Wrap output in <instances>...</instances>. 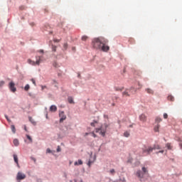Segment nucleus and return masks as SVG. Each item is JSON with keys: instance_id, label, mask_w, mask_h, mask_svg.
Returning a JSON list of instances; mask_svg holds the SVG:
<instances>
[{"instance_id": "obj_9", "label": "nucleus", "mask_w": 182, "mask_h": 182, "mask_svg": "<svg viewBox=\"0 0 182 182\" xmlns=\"http://www.w3.org/2000/svg\"><path fill=\"white\" fill-rule=\"evenodd\" d=\"M60 122L62 123L64 120H66V116L65 115V112L62 111L59 113Z\"/></svg>"}, {"instance_id": "obj_37", "label": "nucleus", "mask_w": 182, "mask_h": 182, "mask_svg": "<svg viewBox=\"0 0 182 182\" xmlns=\"http://www.w3.org/2000/svg\"><path fill=\"white\" fill-rule=\"evenodd\" d=\"M5 117H6V120H7L8 122H11V119H9V118H8V116H7V115H5Z\"/></svg>"}, {"instance_id": "obj_6", "label": "nucleus", "mask_w": 182, "mask_h": 182, "mask_svg": "<svg viewBox=\"0 0 182 182\" xmlns=\"http://www.w3.org/2000/svg\"><path fill=\"white\" fill-rule=\"evenodd\" d=\"M9 89L12 92V93H15V92H16V87H15V82L11 81L9 83Z\"/></svg>"}, {"instance_id": "obj_50", "label": "nucleus", "mask_w": 182, "mask_h": 182, "mask_svg": "<svg viewBox=\"0 0 182 182\" xmlns=\"http://www.w3.org/2000/svg\"><path fill=\"white\" fill-rule=\"evenodd\" d=\"M112 106H114V104H112Z\"/></svg>"}, {"instance_id": "obj_2", "label": "nucleus", "mask_w": 182, "mask_h": 182, "mask_svg": "<svg viewBox=\"0 0 182 182\" xmlns=\"http://www.w3.org/2000/svg\"><path fill=\"white\" fill-rule=\"evenodd\" d=\"M107 127H109V124L105 123L102 125L100 128H97L95 129V133H99L100 132V134H102L103 137H105L106 135V132L107 131Z\"/></svg>"}, {"instance_id": "obj_45", "label": "nucleus", "mask_w": 182, "mask_h": 182, "mask_svg": "<svg viewBox=\"0 0 182 182\" xmlns=\"http://www.w3.org/2000/svg\"><path fill=\"white\" fill-rule=\"evenodd\" d=\"M70 182H77L76 179H74L73 181H70Z\"/></svg>"}, {"instance_id": "obj_3", "label": "nucleus", "mask_w": 182, "mask_h": 182, "mask_svg": "<svg viewBox=\"0 0 182 182\" xmlns=\"http://www.w3.org/2000/svg\"><path fill=\"white\" fill-rule=\"evenodd\" d=\"M36 62L31 60V59H28V63H29V65H32L33 66H35L36 65H41V63L42 62V56H36Z\"/></svg>"}, {"instance_id": "obj_15", "label": "nucleus", "mask_w": 182, "mask_h": 182, "mask_svg": "<svg viewBox=\"0 0 182 182\" xmlns=\"http://www.w3.org/2000/svg\"><path fill=\"white\" fill-rule=\"evenodd\" d=\"M82 164H83V161H82L81 159L78 160V162L77 161H75L74 163V166H81Z\"/></svg>"}, {"instance_id": "obj_42", "label": "nucleus", "mask_w": 182, "mask_h": 182, "mask_svg": "<svg viewBox=\"0 0 182 182\" xmlns=\"http://www.w3.org/2000/svg\"><path fill=\"white\" fill-rule=\"evenodd\" d=\"M38 52H39L40 53H43V50H38Z\"/></svg>"}, {"instance_id": "obj_31", "label": "nucleus", "mask_w": 182, "mask_h": 182, "mask_svg": "<svg viewBox=\"0 0 182 182\" xmlns=\"http://www.w3.org/2000/svg\"><path fill=\"white\" fill-rule=\"evenodd\" d=\"M56 46H52V50L53 52H56Z\"/></svg>"}, {"instance_id": "obj_44", "label": "nucleus", "mask_w": 182, "mask_h": 182, "mask_svg": "<svg viewBox=\"0 0 182 182\" xmlns=\"http://www.w3.org/2000/svg\"><path fill=\"white\" fill-rule=\"evenodd\" d=\"M41 87H42V90H43V89H45V87H46V86H41Z\"/></svg>"}, {"instance_id": "obj_21", "label": "nucleus", "mask_w": 182, "mask_h": 182, "mask_svg": "<svg viewBox=\"0 0 182 182\" xmlns=\"http://www.w3.org/2000/svg\"><path fill=\"white\" fill-rule=\"evenodd\" d=\"M29 89H31V86H29V84H27V85L24 87V90H26V92H28V90H29Z\"/></svg>"}, {"instance_id": "obj_23", "label": "nucleus", "mask_w": 182, "mask_h": 182, "mask_svg": "<svg viewBox=\"0 0 182 182\" xmlns=\"http://www.w3.org/2000/svg\"><path fill=\"white\" fill-rule=\"evenodd\" d=\"M124 137H129V136H130V132L126 131V132L124 133Z\"/></svg>"}, {"instance_id": "obj_22", "label": "nucleus", "mask_w": 182, "mask_h": 182, "mask_svg": "<svg viewBox=\"0 0 182 182\" xmlns=\"http://www.w3.org/2000/svg\"><path fill=\"white\" fill-rule=\"evenodd\" d=\"M68 100V102L70 103V104L75 103L73 102V98L72 97H69Z\"/></svg>"}, {"instance_id": "obj_17", "label": "nucleus", "mask_w": 182, "mask_h": 182, "mask_svg": "<svg viewBox=\"0 0 182 182\" xmlns=\"http://www.w3.org/2000/svg\"><path fill=\"white\" fill-rule=\"evenodd\" d=\"M114 89H115L116 92H122V90H123V89H124V87H115Z\"/></svg>"}, {"instance_id": "obj_40", "label": "nucleus", "mask_w": 182, "mask_h": 182, "mask_svg": "<svg viewBox=\"0 0 182 182\" xmlns=\"http://www.w3.org/2000/svg\"><path fill=\"white\" fill-rule=\"evenodd\" d=\"M159 153H164V150L159 151L157 152L156 154H159Z\"/></svg>"}, {"instance_id": "obj_41", "label": "nucleus", "mask_w": 182, "mask_h": 182, "mask_svg": "<svg viewBox=\"0 0 182 182\" xmlns=\"http://www.w3.org/2000/svg\"><path fill=\"white\" fill-rule=\"evenodd\" d=\"M24 130H25L26 132H28V129H26V125H24Z\"/></svg>"}, {"instance_id": "obj_30", "label": "nucleus", "mask_w": 182, "mask_h": 182, "mask_svg": "<svg viewBox=\"0 0 182 182\" xmlns=\"http://www.w3.org/2000/svg\"><path fill=\"white\" fill-rule=\"evenodd\" d=\"M161 121H162L161 118H160V117L156 118V122H157V123H160V122H161Z\"/></svg>"}, {"instance_id": "obj_1", "label": "nucleus", "mask_w": 182, "mask_h": 182, "mask_svg": "<svg viewBox=\"0 0 182 182\" xmlns=\"http://www.w3.org/2000/svg\"><path fill=\"white\" fill-rule=\"evenodd\" d=\"M107 43H109V40L104 37L95 38L92 40L93 48L102 52H109L110 47L107 46Z\"/></svg>"}, {"instance_id": "obj_43", "label": "nucleus", "mask_w": 182, "mask_h": 182, "mask_svg": "<svg viewBox=\"0 0 182 182\" xmlns=\"http://www.w3.org/2000/svg\"><path fill=\"white\" fill-rule=\"evenodd\" d=\"M92 134L93 137H96L95 132H92Z\"/></svg>"}, {"instance_id": "obj_13", "label": "nucleus", "mask_w": 182, "mask_h": 182, "mask_svg": "<svg viewBox=\"0 0 182 182\" xmlns=\"http://www.w3.org/2000/svg\"><path fill=\"white\" fill-rule=\"evenodd\" d=\"M58 110V107L55 105H51L50 107V112H56Z\"/></svg>"}, {"instance_id": "obj_5", "label": "nucleus", "mask_w": 182, "mask_h": 182, "mask_svg": "<svg viewBox=\"0 0 182 182\" xmlns=\"http://www.w3.org/2000/svg\"><path fill=\"white\" fill-rule=\"evenodd\" d=\"M142 171H138L136 172V176L137 177H139V178H143V177H144V174H146L147 173V168L146 167H142Z\"/></svg>"}, {"instance_id": "obj_27", "label": "nucleus", "mask_w": 182, "mask_h": 182, "mask_svg": "<svg viewBox=\"0 0 182 182\" xmlns=\"http://www.w3.org/2000/svg\"><path fill=\"white\" fill-rule=\"evenodd\" d=\"M153 148H154V150H159L160 149V145H154Z\"/></svg>"}, {"instance_id": "obj_7", "label": "nucleus", "mask_w": 182, "mask_h": 182, "mask_svg": "<svg viewBox=\"0 0 182 182\" xmlns=\"http://www.w3.org/2000/svg\"><path fill=\"white\" fill-rule=\"evenodd\" d=\"M154 149L151 146L145 147L143 149V153H147V154H150V153H152Z\"/></svg>"}, {"instance_id": "obj_4", "label": "nucleus", "mask_w": 182, "mask_h": 182, "mask_svg": "<svg viewBox=\"0 0 182 182\" xmlns=\"http://www.w3.org/2000/svg\"><path fill=\"white\" fill-rule=\"evenodd\" d=\"M137 92V90L134 87H132L130 89L126 90L124 92H122V96H130V95H134Z\"/></svg>"}, {"instance_id": "obj_19", "label": "nucleus", "mask_w": 182, "mask_h": 182, "mask_svg": "<svg viewBox=\"0 0 182 182\" xmlns=\"http://www.w3.org/2000/svg\"><path fill=\"white\" fill-rule=\"evenodd\" d=\"M11 129L12 132L15 134V133H16V129L15 128V125H11Z\"/></svg>"}, {"instance_id": "obj_16", "label": "nucleus", "mask_w": 182, "mask_h": 182, "mask_svg": "<svg viewBox=\"0 0 182 182\" xmlns=\"http://www.w3.org/2000/svg\"><path fill=\"white\" fill-rule=\"evenodd\" d=\"M166 147L167 148L168 150H171V149H173V146H171V144H170V143H167L166 144Z\"/></svg>"}, {"instance_id": "obj_24", "label": "nucleus", "mask_w": 182, "mask_h": 182, "mask_svg": "<svg viewBox=\"0 0 182 182\" xmlns=\"http://www.w3.org/2000/svg\"><path fill=\"white\" fill-rule=\"evenodd\" d=\"M98 122L97 121H93V122H91L90 125L92 127H95L96 126V124H97Z\"/></svg>"}, {"instance_id": "obj_20", "label": "nucleus", "mask_w": 182, "mask_h": 182, "mask_svg": "<svg viewBox=\"0 0 182 182\" xmlns=\"http://www.w3.org/2000/svg\"><path fill=\"white\" fill-rule=\"evenodd\" d=\"M29 120L31 122V123H32V124H33L34 126H36V122H35V120H33V119L32 117H29Z\"/></svg>"}, {"instance_id": "obj_32", "label": "nucleus", "mask_w": 182, "mask_h": 182, "mask_svg": "<svg viewBox=\"0 0 182 182\" xmlns=\"http://www.w3.org/2000/svg\"><path fill=\"white\" fill-rule=\"evenodd\" d=\"M92 164H93V161H88V163H87V166H89V167H90V166H92Z\"/></svg>"}, {"instance_id": "obj_10", "label": "nucleus", "mask_w": 182, "mask_h": 182, "mask_svg": "<svg viewBox=\"0 0 182 182\" xmlns=\"http://www.w3.org/2000/svg\"><path fill=\"white\" fill-rule=\"evenodd\" d=\"M139 120L143 122H146L147 117L144 114H142L139 115Z\"/></svg>"}, {"instance_id": "obj_11", "label": "nucleus", "mask_w": 182, "mask_h": 182, "mask_svg": "<svg viewBox=\"0 0 182 182\" xmlns=\"http://www.w3.org/2000/svg\"><path fill=\"white\" fill-rule=\"evenodd\" d=\"M145 92H146V93H148V95H154V90L151 88L145 89Z\"/></svg>"}, {"instance_id": "obj_8", "label": "nucleus", "mask_w": 182, "mask_h": 182, "mask_svg": "<svg viewBox=\"0 0 182 182\" xmlns=\"http://www.w3.org/2000/svg\"><path fill=\"white\" fill-rule=\"evenodd\" d=\"M17 180H25L26 178V175L22 173L21 172H18L16 176Z\"/></svg>"}, {"instance_id": "obj_12", "label": "nucleus", "mask_w": 182, "mask_h": 182, "mask_svg": "<svg viewBox=\"0 0 182 182\" xmlns=\"http://www.w3.org/2000/svg\"><path fill=\"white\" fill-rule=\"evenodd\" d=\"M13 157H14V160L16 164H17V166L19 167V163H18V155L14 154Z\"/></svg>"}, {"instance_id": "obj_25", "label": "nucleus", "mask_w": 182, "mask_h": 182, "mask_svg": "<svg viewBox=\"0 0 182 182\" xmlns=\"http://www.w3.org/2000/svg\"><path fill=\"white\" fill-rule=\"evenodd\" d=\"M159 129H160V124L156 125L154 127V132H159Z\"/></svg>"}, {"instance_id": "obj_39", "label": "nucleus", "mask_w": 182, "mask_h": 182, "mask_svg": "<svg viewBox=\"0 0 182 182\" xmlns=\"http://www.w3.org/2000/svg\"><path fill=\"white\" fill-rule=\"evenodd\" d=\"M54 42L58 43V42H60V41L58 39H54Z\"/></svg>"}, {"instance_id": "obj_36", "label": "nucleus", "mask_w": 182, "mask_h": 182, "mask_svg": "<svg viewBox=\"0 0 182 182\" xmlns=\"http://www.w3.org/2000/svg\"><path fill=\"white\" fill-rule=\"evenodd\" d=\"M46 153H52V151H50V149H47L46 150Z\"/></svg>"}, {"instance_id": "obj_46", "label": "nucleus", "mask_w": 182, "mask_h": 182, "mask_svg": "<svg viewBox=\"0 0 182 182\" xmlns=\"http://www.w3.org/2000/svg\"><path fill=\"white\" fill-rule=\"evenodd\" d=\"M87 134H89V133H85V136H87Z\"/></svg>"}, {"instance_id": "obj_34", "label": "nucleus", "mask_w": 182, "mask_h": 182, "mask_svg": "<svg viewBox=\"0 0 182 182\" xmlns=\"http://www.w3.org/2000/svg\"><path fill=\"white\" fill-rule=\"evenodd\" d=\"M31 81L34 84V86H36V81H35V79L32 78Z\"/></svg>"}, {"instance_id": "obj_47", "label": "nucleus", "mask_w": 182, "mask_h": 182, "mask_svg": "<svg viewBox=\"0 0 182 182\" xmlns=\"http://www.w3.org/2000/svg\"><path fill=\"white\" fill-rule=\"evenodd\" d=\"M4 82H1V85H4Z\"/></svg>"}, {"instance_id": "obj_51", "label": "nucleus", "mask_w": 182, "mask_h": 182, "mask_svg": "<svg viewBox=\"0 0 182 182\" xmlns=\"http://www.w3.org/2000/svg\"><path fill=\"white\" fill-rule=\"evenodd\" d=\"M50 33H52V31H50Z\"/></svg>"}, {"instance_id": "obj_28", "label": "nucleus", "mask_w": 182, "mask_h": 182, "mask_svg": "<svg viewBox=\"0 0 182 182\" xmlns=\"http://www.w3.org/2000/svg\"><path fill=\"white\" fill-rule=\"evenodd\" d=\"M26 137L29 140L30 143H32V141H33L32 137H31V136H29L28 134H26Z\"/></svg>"}, {"instance_id": "obj_33", "label": "nucleus", "mask_w": 182, "mask_h": 182, "mask_svg": "<svg viewBox=\"0 0 182 182\" xmlns=\"http://www.w3.org/2000/svg\"><path fill=\"white\" fill-rule=\"evenodd\" d=\"M63 48H64L65 50H66V49H68V43H64Z\"/></svg>"}, {"instance_id": "obj_48", "label": "nucleus", "mask_w": 182, "mask_h": 182, "mask_svg": "<svg viewBox=\"0 0 182 182\" xmlns=\"http://www.w3.org/2000/svg\"><path fill=\"white\" fill-rule=\"evenodd\" d=\"M129 127H133V126H132V125H130Z\"/></svg>"}, {"instance_id": "obj_49", "label": "nucleus", "mask_w": 182, "mask_h": 182, "mask_svg": "<svg viewBox=\"0 0 182 182\" xmlns=\"http://www.w3.org/2000/svg\"><path fill=\"white\" fill-rule=\"evenodd\" d=\"M80 182H83V181L82 180H80Z\"/></svg>"}, {"instance_id": "obj_14", "label": "nucleus", "mask_w": 182, "mask_h": 182, "mask_svg": "<svg viewBox=\"0 0 182 182\" xmlns=\"http://www.w3.org/2000/svg\"><path fill=\"white\" fill-rule=\"evenodd\" d=\"M13 143L14 146H16V147H18V146H19V140H18V139H14Z\"/></svg>"}, {"instance_id": "obj_38", "label": "nucleus", "mask_w": 182, "mask_h": 182, "mask_svg": "<svg viewBox=\"0 0 182 182\" xmlns=\"http://www.w3.org/2000/svg\"><path fill=\"white\" fill-rule=\"evenodd\" d=\"M60 146H58V148H57V151H58V153H59V151H60Z\"/></svg>"}, {"instance_id": "obj_29", "label": "nucleus", "mask_w": 182, "mask_h": 182, "mask_svg": "<svg viewBox=\"0 0 182 182\" xmlns=\"http://www.w3.org/2000/svg\"><path fill=\"white\" fill-rule=\"evenodd\" d=\"M109 173H110V174H112V176H114V173H116V171H114V169H111V170L109 171Z\"/></svg>"}, {"instance_id": "obj_35", "label": "nucleus", "mask_w": 182, "mask_h": 182, "mask_svg": "<svg viewBox=\"0 0 182 182\" xmlns=\"http://www.w3.org/2000/svg\"><path fill=\"white\" fill-rule=\"evenodd\" d=\"M168 117V115L167 114V113H164V119H167Z\"/></svg>"}, {"instance_id": "obj_26", "label": "nucleus", "mask_w": 182, "mask_h": 182, "mask_svg": "<svg viewBox=\"0 0 182 182\" xmlns=\"http://www.w3.org/2000/svg\"><path fill=\"white\" fill-rule=\"evenodd\" d=\"M81 39L82 41H87V39H89V37H87V36H83Z\"/></svg>"}, {"instance_id": "obj_18", "label": "nucleus", "mask_w": 182, "mask_h": 182, "mask_svg": "<svg viewBox=\"0 0 182 182\" xmlns=\"http://www.w3.org/2000/svg\"><path fill=\"white\" fill-rule=\"evenodd\" d=\"M168 100H170V102H174V97L173 95H168Z\"/></svg>"}]
</instances>
